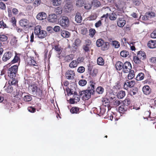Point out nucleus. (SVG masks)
<instances>
[{"instance_id": "6e6552de", "label": "nucleus", "mask_w": 156, "mask_h": 156, "mask_svg": "<svg viewBox=\"0 0 156 156\" xmlns=\"http://www.w3.org/2000/svg\"><path fill=\"white\" fill-rule=\"evenodd\" d=\"M75 76L74 72L72 70H68L66 72V77L68 80L73 79Z\"/></svg>"}, {"instance_id": "a211bd4d", "label": "nucleus", "mask_w": 156, "mask_h": 156, "mask_svg": "<svg viewBox=\"0 0 156 156\" xmlns=\"http://www.w3.org/2000/svg\"><path fill=\"white\" fill-rule=\"evenodd\" d=\"M149 48H153L156 47V41L151 40L149 41L147 44Z\"/></svg>"}, {"instance_id": "b1692460", "label": "nucleus", "mask_w": 156, "mask_h": 156, "mask_svg": "<svg viewBox=\"0 0 156 156\" xmlns=\"http://www.w3.org/2000/svg\"><path fill=\"white\" fill-rule=\"evenodd\" d=\"M91 44V42L90 40H88L87 43L83 46V48L85 52L90 51V46Z\"/></svg>"}, {"instance_id": "8fccbe9b", "label": "nucleus", "mask_w": 156, "mask_h": 156, "mask_svg": "<svg viewBox=\"0 0 156 156\" xmlns=\"http://www.w3.org/2000/svg\"><path fill=\"white\" fill-rule=\"evenodd\" d=\"M8 39L7 36L4 35H0V41H5Z\"/></svg>"}, {"instance_id": "5701e85b", "label": "nucleus", "mask_w": 156, "mask_h": 156, "mask_svg": "<svg viewBox=\"0 0 156 156\" xmlns=\"http://www.w3.org/2000/svg\"><path fill=\"white\" fill-rule=\"evenodd\" d=\"M125 20H123L122 18H119V20L117 22L118 26L120 27H123L125 25Z\"/></svg>"}, {"instance_id": "f8f14e48", "label": "nucleus", "mask_w": 156, "mask_h": 156, "mask_svg": "<svg viewBox=\"0 0 156 156\" xmlns=\"http://www.w3.org/2000/svg\"><path fill=\"white\" fill-rule=\"evenodd\" d=\"M47 14L44 12H42L39 13L37 16V19L40 20L45 19L47 17Z\"/></svg>"}, {"instance_id": "69168bd1", "label": "nucleus", "mask_w": 156, "mask_h": 156, "mask_svg": "<svg viewBox=\"0 0 156 156\" xmlns=\"http://www.w3.org/2000/svg\"><path fill=\"white\" fill-rule=\"evenodd\" d=\"M140 19H141L143 20H148L147 16L145 14V16H141L140 17Z\"/></svg>"}, {"instance_id": "e433bc0d", "label": "nucleus", "mask_w": 156, "mask_h": 156, "mask_svg": "<svg viewBox=\"0 0 156 156\" xmlns=\"http://www.w3.org/2000/svg\"><path fill=\"white\" fill-rule=\"evenodd\" d=\"M53 5L57 6L61 4V0H51Z\"/></svg>"}, {"instance_id": "3c124183", "label": "nucleus", "mask_w": 156, "mask_h": 156, "mask_svg": "<svg viewBox=\"0 0 156 156\" xmlns=\"http://www.w3.org/2000/svg\"><path fill=\"white\" fill-rule=\"evenodd\" d=\"M141 60L137 56H135L133 57L134 62L136 64H140V62Z\"/></svg>"}, {"instance_id": "f3484780", "label": "nucleus", "mask_w": 156, "mask_h": 156, "mask_svg": "<svg viewBox=\"0 0 156 156\" xmlns=\"http://www.w3.org/2000/svg\"><path fill=\"white\" fill-rule=\"evenodd\" d=\"M56 17L55 14H52L49 15L48 20L50 22L54 23L57 21Z\"/></svg>"}, {"instance_id": "603ef678", "label": "nucleus", "mask_w": 156, "mask_h": 156, "mask_svg": "<svg viewBox=\"0 0 156 156\" xmlns=\"http://www.w3.org/2000/svg\"><path fill=\"white\" fill-rule=\"evenodd\" d=\"M73 57V55L71 54L69 55H68L65 57V59L67 61L69 62L70 61L72 60Z\"/></svg>"}, {"instance_id": "bf43d9fd", "label": "nucleus", "mask_w": 156, "mask_h": 156, "mask_svg": "<svg viewBox=\"0 0 156 156\" xmlns=\"http://www.w3.org/2000/svg\"><path fill=\"white\" fill-rule=\"evenodd\" d=\"M19 59V57L16 55L14 57V59L11 62L12 63H15L17 62Z\"/></svg>"}, {"instance_id": "dca6fc26", "label": "nucleus", "mask_w": 156, "mask_h": 156, "mask_svg": "<svg viewBox=\"0 0 156 156\" xmlns=\"http://www.w3.org/2000/svg\"><path fill=\"white\" fill-rule=\"evenodd\" d=\"M137 56L142 60H144L146 57L145 52L142 51H140L138 52Z\"/></svg>"}, {"instance_id": "6e6d98bb", "label": "nucleus", "mask_w": 156, "mask_h": 156, "mask_svg": "<svg viewBox=\"0 0 156 156\" xmlns=\"http://www.w3.org/2000/svg\"><path fill=\"white\" fill-rule=\"evenodd\" d=\"M54 48L55 50L58 52V53H59L61 50V48L58 45H56L55 46L54 48Z\"/></svg>"}, {"instance_id": "a19ab883", "label": "nucleus", "mask_w": 156, "mask_h": 156, "mask_svg": "<svg viewBox=\"0 0 156 156\" xmlns=\"http://www.w3.org/2000/svg\"><path fill=\"white\" fill-rule=\"evenodd\" d=\"M97 62L98 64L101 66L103 65L104 63V60L101 57L98 58L97 59Z\"/></svg>"}, {"instance_id": "c9c22d12", "label": "nucleus", "mask_w": 156, "mask_h": 156, "mask_svg": "<svg viewBox=\"0 0 156 156\" xmlns=\"http://www.w3.org/2000/svg\"><path fill=\"white\" fill-rule=\"evenodd\" d=\"M134 73V71L132 70H131L129 72V73L128 76V78L129 80H131L135 76Z\"/></svg>"}, {"instance_id": "393cba45", "label": "nucleus", "mask_w": 156, "mask_h": 156, "mask_svg": "<svg viewBox=\"0 0 156 156\" xmlns=\"http://www.w3.org/2000/svg\"><path fill=\"white\" fill-rule=\"evenodd\" d=\"M4 88L5 91L9 93H11L13 90L12 87L9 84L5 85L4 87Z\"/></svg>"}, {"instance_id": "ea45409f", "label": "nucleus", "mask_w": 156, "mask_h": 156, "mask_svg": "<svg viewBox=\"0 0 156 156\" xmlns=\"http://www.w3.org/2000/svg\"><path fill=\"white\" fill-rule=\"evenodd\" d=\"M104 42V41L102 39H100L97 40L96 44L97 46L98 47H102Z\"/></svg>"}, {"instance_id": "4c0bfd02", "label": "nucleus", "mask_w": 156, "mask_h": 156, "mask_svg": "<svg viewBox=\"0 0 156 156\" xmlns=\"http://www.w3.org/2000/svg\"><path fill=\"white\" fill-rule=\"evenodd\" d=\"M83 100L85 101V104L87 105H89L91 103L92 100L91 98H82Z\"/></svg>"}, {"instance_id": "2f4dec72", "label": "nucleus", "mask_w": 156, "mask_h": 156, "mask_svg": "<svg viewBox=\"0 0 156 156\" xmlns=\"http://www.w3.org/2000/svg\"><path fill=\"white\" fill-rule=\"evenodd\" d=\"M146 15L147 16L148 20L155 16V13L152 12H148L146 13Z\"/></svg>"}, {"instance_id": "338daca9", "label": "nucleus", "mask_w": 156, "mask_h": 156, "mask_svg": "<svg viewBox=\"0 0 156 156\" xmlns=\"http://www.w3.org/2000/svg\"><path fill=\"white\" fill-rule=\"evenodd\" d=\"M60 29V27L58 26H55L53 28L54 30L56 32H58Z\"/></svg>"}, {"instance_id": "f257e3e1", "label": "nucleus", "mask_w": 156, "mask_h": 156, "mask_svg": "<svg viewBox=\"0 0 156 156\" xmlns=\"http://www.w3.org/2000/svg\"><path fill=\"white\" fill-rule=\"evenodd\" d=\"M90 84L88 86L87 89L83 90L79 92V96L80 98L90 97L91 95L94 94V83L92 81H90Z\"/></svg>"}, {"instance_id": "cd10ccee", "label": "nucleus", "mask_w": 156, "mask_h": 156, "mask_svg": "<svg viewBox=\"0 0 156 156\" xmlns=\"http://www.w3.org/2000/svg\"><path fill=\"white\" fill-rule=\"evenodd\" d=\"M61 36L64 38L69 37L70 35V33L66 31L63 30L61 33Z\"/></svg>"}, {"instance_id": "7c9ffc66", "label": "nucleus", "mask_w": 156, "mask_h": 156, "mask_svg": "<svg viewBox=\"0 0 156 156\" xmlns=\"http://www.w3.org/2000/svg\"><path fill=\"white\" fill-rule=\"evenodd\" d=\"M131 101L129 98H126L122 102V104L121 105L129 106L130 104Z\"/></svg>"}, {"instance_id": "79ce46f5", "label": "nucleus", "mask_w": 156, "mask_h": 156, "mask_svg": "<svg viewBox=\"0 0 156 156\" xmlns=\"http://www.w3.org/2000/svg\"><path fill=\"white\" fill-rule=\"evenodd\" d=\"M92 5L94 7H98L100 6V3L97 0H94L92 2Z\"/></svg>"}, {"instance_id": "20e7f679", "label": "nucleus", "mask_w": 156, "mask_h": 156, "mask_svg": "<svg viewBox=\"0 0 156 156\" xmlns=\"http://www.w3.org/2000/svg\"><path fill=\"white\" fill-rule=\"evenodd\" d=\"M113 98H102V105L105 107H107L108 111L111 109V106L112 105V101H113Z\"/></svg>"}, {"instance_id": "0e129e2a", "label": "nucleus", "mask_w": 156, "mask_h": 156, "mask_svg": "<svg viewBox=\"0 0 156 156\" xmlns=\"http://www.w3.org/2000/svg\"><path fill=\"white\" fill-rule=\"evenodd\" d=\"M151 37L152 38H156V30H154L153 33L151 34Z\"/></svg>"}, {"instance_id": "a18cd8bd", "label": "nucleus", "mask_w": 156, "mask_h": 156, "mask_svg": "<svg viewBox=\"0 0 156 156\" xmlns=\"http://www.w3.org/2000/svg\"><path fill=\"white\" fill-rule=\"evenodd\" d=\"M98 73V70L97 69H94L93 70H91L90 74L93 77L95 76Z\"/></svg>"}, {"instance_id": "a878e982", "label": "nucleus", "mask_w": 156, "mask_h": 156, "mask_svg": "<svg viewBox=\"0 0 156 156\" xmlns=\"http://www.w3.org/2000/svg\"><path fill=\"white\" fill-rule=\"evenodd\" d=\"M82 17L80 14L79 12H77L75 16V20L78 23H80L82 20Z\"/></svg>"}, {"instance_id": "aec40b11", "label": "nucleus", "mask_w": 156, "mask_h": 156, "mask_svg": "<svg viewBox=\"0 0 156 156\" xmlns=\"http://www.w3.org/2000/svg\"><path fill=\"white\" fill-rule=\"evenodd\" d=\"M97 114L99 116H101L103 115V114H105V108L99 107L98 108H97Z\"/></svg>"}, {"instance_id": "c03bdc74", "label": "nucleus", "mask_w": 156, "mask_h": 156, "mask_svg": "<svg viewBox=\"0 0 156 156\" xmlns=\"http://www.w3.org/2000/svg\"><path fill=\"white\" fill-rule=\"evenodd\" d=\"M104 88L101 87H98L96 90V92L99 94H101L104 91Z\"/></svg>"}, {"instance_id": "6ab92c4d", "label": "nucleus", "mask_w": 156, "mask_h": 156, "mask_svg": "<svg viewBox=\"0 0 156 156\" xmlns=\"http://www.w3.org/2000/svg\"><path fill=\"white\" fill-rule=\"evenodd\" d=\"M129 106L127 105H121L119 107V112L121 113H123L127 111V110L128 109Z\"/></svg>"}, {"instance_id": "39448f33", "label": "nucleus", "mask_w": 156, "mask_h": 156, "mask_svg": "<svg viewBox=\"0 0 156 156\" xmlns=\"http://www.w3.org/2000/svg\"><path fill=\"white\" fill-rule=\"evenodd\" d=\"M28 88L30 92L34 95H40L41 93V90L39 89H38L35 84L29 85Z\"/></svg>"}, {"instance_id": "680f3d73", "label": "nucleus", "mask_w": 156, "mask_h": 156, "mask_svg": "<svg viewBox=\"0 0 156 156\" xmlns=\"http://www.w3.org/2000/svg\"><path fill=\"white\" fill-rule=\"evenodd\" d=\"M125 95V93L124 91H121L119 93V97L118 98H124Z\"/></svg>"}, {"instance_id": "ddd939ff", "label": "nucleus", "mask_w": 156, "mask_h": 156, "mask_svg": "<svg viewBox=\"0 0 156 156\" xmlns=\"http://www.w3.org/2000/svg\"><path fill=\"white\" fill-rule=\"evenodd\" d=\"M27 60L28 62V64L29 65L35 66H37V64L34 60V58L33 57H30L27 58Z\"/></svg>"}, {"instance_id": "37998d69", "label": "nucleus", "mask_w": 156, "mask_h": 156, "mask_svg": "<svg viewBox=\"0 0 156 156\" xmlns=\"http://www.w3.org/2000/svg\"><path fill=\"white\" fill-rule=\"evenodd\" d=\"M84 4V0H78L76 1V5L78 7H82Z\"/></svg>"}, {"instance_id": "0eeeda50", "label": "nucleus", "mask_w": 156, "mask_h": 156, "mask_svg": "<svg viewBox=\"0 0 156 156\" xmlns=\"http://www.w3.org/2000/svg\"><path fill=\"white\" fill-rule=\"evenodd\" d=\"M132 68V66L131 63L128 62H126L123 63L122 71L123 73H125L129 72Z\"/></svg>"}, {"instance_id": "09e8293b", "label": "nucleus", "mask_w": 156, "mask_h": 156, "mask_svg": "<svg viewBox=\"0 0 156 156\" xmlns=\"http://www.w3.org/2000/svg\"><path fill=\"white\" fill-rule=\"evenodd\" d=\"M87 83V81L85 80H81L79 82V84L81 86H84Z\"/></svg>"}, {"instance_id": "bb28decb", "label": "nucleus", "mask_w": 156, "mask_h": 156, "mask_svg": "<svg viewBox=\"0 0 156 156\" xmlns=\"http://www.w3.org/2000/svg\"><path fill=\"white\" fill-rule=\"evenodd\" d=\"M70 111L72 114H77L79 112V108L77 107H73L71 108Z\"/></svg>"}, {"instance_id": "c756f323", "label": "nucleus", "mask_w": 156, "mask_h": 156, "mask_svg": "<svg viewBox=\"0 0 156 156\" xmlns=\"http://www.w3.org/2000/svg\"><path fill=\"white\" fill-rule=\"evenodd\" d=\"M54 11L57 15L61 14L62 12V8L60 7L55 8L54 9Z\"/></svg>"}, {"instance_id": "72a5a7b5", "label": "nucleus", "mask_w": 156, "mask_h": 156, "mask_svg": "<svg viewBox=\"0 0 156 156\" xmlns=\"http://www.w3.org/2000/svg\"><path fill=\"white\" fill-rule=\"evenodd\" d=\"M109 47V43L108 42H104L101 47V49L103 51L107 50Z\"/></svg>"}, {"instance_id": "13d9d810", "label": "nucleus", "mask_w": 156, "mask_h": 156, "mask_svg": "<svg viewBox=\"0 0 156 156\" xmlns=\"http://www.w3.org/2000/svg\"><path fill=\"white\" fill-rule=\"evenodd\" d=\"M84 71L85 68L83 66H80L77 69V72L80 73H83Z\"/></svg>"}, {"instance_id": "e2e57ef3", "label": "nucleus", "mask_w": 156, "mask_h": 156, "mask_svg": "<svg viewBox=\"0 0 156 156\" xmlns=\"http://www.w3.org/2000/svg\"><path fill=\"white\" fill-rule=\"evenodd\" d=\"M134 4L136 5H139L140 3V0H133Z\"/></svg>"}, {"instance_id": "4468645a", "label": "nucleus", "mask_w": 156, "mask_h": 156, "mask_svg": "<svg viewBox=\"0 0 156 156\" xmlns=\"http://www.w3.org/2000/svg\"><path fill=\"white\" fill-rule=\"evenodd\" d=\"M19 23L22 27H27L29 26V22L26 19H23L20 21Z\"/></svg>"}, {"instance_id": "052dcab7", "label": "nucleus", "mask_w": 156, "mask_h": 156, "mask_svg": "<svg viewBox=\"0 0 156 156\" xmlns=\"http://www.w3.org/2000/svg\"><path fill=\"white\" fill-rule=\"evenodd\" d=\"M91 5L89 3H86L85 4L84 8L85 9L89 10L91 9Z\"/></svg>"}, {"instance_id": "864d4df0", "label": "nucleus", "mask_w": 156, "mask_h": 156, "mask_svg": "<svg viewBox=\"0 0 156 156\" xmlns=\"http://www.w3.org/2000/svg\"><path fill=\"white\" fill-rule=\"evenodd\" d=\"M95 30L93 29H91L89 30V35L91 37H93L95 33Z\"/></svg>"}, {"instance_id": "774afa93", "label": "nucleus", "mask_w": 156, "mask_h": 156, "mask_svg": "<svg viewBox=\"0 0 156 156\" xmlns=\"http://www.w3.org/2000/svg\"><path fill=\"white\" fill-rule=\"evenodd\" d=\"M6 8L5 4L2 2H0V8L2 9H5Z\"/></svg>"}, {"instance_id": "c85d7f7f", "label": "nucleus", "mask_w": 156, "mask_h": 156, "mask_svg": "<svg viewBox=\"0 0 156 156\" xmlns=\"http://www.w3.org/2000/svg\"><path fill=\"white\" fill-rule=\"evenodd\" d=\"M17 80L15 78V77L13 78H10V79L8 82L9 84L12 85H15L17 83Z\"/></svg>"}, {"instance_id": "4be33fe9", "label": "nucleus", "mask_w": 156, "mask_h": 156, "mask_svg": "<svg viewBox=\"0 0 156 156\" xmlns=\"http://www.w3.org/2000/svg\"><path fill=\"white\" fill-rule=\"evenodd\" d=\"M142 90L144 93L146 95L149 94L151 92L150 87L148 86H144Z\"/></svg>"}, {"instance_id": "49530a36", "label": "nucleus", "mask_w": 156, "mask_h": 156, "mask_svg": "<svg viewBox=\"0 0 156 156\" xmlns=\"http://www.w3.org/2000/svg\"><path fill=\"white\" fill-rule=\"evenodd\" d=\"M112 44L115 48H118L119 47L120 45L119 43L117 41H113L112 43Z\"/></svg>"}, {"instance_id": "f704fd0d", "label": "nucleus", "mask_w": 156, "mask_h": 156, "mask_svg": "<svg viewBox=\"0 0 156 156\" xmlns=\"http://www.w3.org/2000/svg\"><path fill=\"white\" fill-rule=\"evenodd\" d=\"M144 78V74L142 73H139L137 75L136 79L137 80H142Z\"/></svg>"}, {"instance_id": "473e14b6", "label": "nucleus", "mask_w": 156, "mask_h": 156, "mask_svg": "<svg viewBox=\"0 0 156 156\" xmlns=\"http://www.w3.org/2000/svg\"><path fill=\"white\" fill-rule=\"evenodd\" d=\"M129 52L126 50H124L122 51L120 53V55L124 58H126L129 55Z\"/></svg>"}, {"instance_id": "7ed1b4c3", "label": "nucleus", "mask_w": 156, "mask_h": 156, "mask_svg": "<svg viewBox=\"0 0 156 156\" xmlns=\"http://www.w3.org/2000/svg\"><path fill=\"white\" fill-rule=\"evenodd\" d=\"M60 25L64 28L66 29L68 27L69 25V18L67 16H62L60 17Z\"/></svg>"}, {"instance_id": "de8ad7c7", "label": "nucleus", "mask_w": 156, "mask_h": 156, "mask_svg": "<svg viewBox=\"0 0 156 156\" xmlns=\"http://www.w3.org/2000/svg\"><path fill=\"white\" fill-rule=\"evenodd\" d=\"M81 41V40L79 38H77L75 39L74 42V45L76 46H79L80 45Z\"/></svg>"}, {"instance_id": "1a4fd4ad", "label": "nucleus", "mask_w": 156, "mask_h": 156, "mask_svg": "<svg viewBox=\"0 0 156 156\" xmlns=\"http://www.w3.org/2000/svg\"><path fill=\"white\" fill-rule=\"evenodd\" d=\"M81 58H78L77 61L73 60L69 64V66L71 68H74L77 66L78 64L80 62H82Z\"/></svg>"}, {"instance_id": "2eb2a0df", "label": "nucleus", "mask_w": 156, "mask_h": 156, "mask_svg": "<svg viewBox=\"0 0 156 156\" xmlns=\"http://www.w3.org/2000/svg\"><path fill=\"white\" fill-rule=\"evenodd\" d=\"M135 84V81L134 80L129 81V80H127L125 82L124 86V87L128 86L129 87L131 88L133 87Z\"/></svg>"}, {"instance_id": "4d7b16f0", "label": "nucleus", "mask_w": 156, "mask_h": 156, "mask_svg": "<svg viewBox=\"0 0 156 156\" xmlns=\"http://www.w3.org/2000/svg\"><path fill=\"white\" fill-rule=\"evenodd\" d=\"M27 110L29 112H30L31 113H34L35 112V108L32 107H29L27 108Z\"/></svg>"}, {"instance_id": "f03ea898", "label": "nucleus", "mask_w": 156, "mask_h": 156, "mask_svg": "<svg viewBox=\"0 0 156 156\" xmlns=\"http://www.w3.org/2000/svg\"><path fill=\"white\" fill-rule=\"evenodd\" d=\"M34 34L39 38H44L47 36V33L45 30H41V27L40 26H36L34 29Z\"/></svg>"}, {"instance_id": "412c9836", "label": "nucleus", "mask_w": 156, "mask_h": 156, "mask_svg": "<svg viewBox=\"0 0 156 156\" xmlns=\"http://www.w3.org/2000/svg\"><path fill=\"white\" fill-rule=\"evenodd\" d=\"M123 63L120 61H118L115 64L116 69L118 70H120L123 69Z\"/></svg>"}, {"instance_id": "58836bf2", "label": "nucleus", "mask_w": 156, "mask_h": 156, "mask_svg": "<svg viewBox=\"0 0 156 156\" xmlns=\"http://www.w3.org/2000/svg\"><path fill=\"white\" fill-rule=\"evenodd\" d=\"M80 99V98H77V99H75V98H70L69 99V103L71 104L76 103L77 102L79 101Z\"/></svg>"}, {"instance_id": "9d476101", "label": "nucleus", "mask_w": 156, "mask_h": 156, "mask_svg": "<svg viewBox=\"0 0 156 156\" xmlns=\"http://www.w3.org/2000/svg\"><path fill=\"white\" fill-rule=\"evenodd\" d=\"M13 56L12 52L8 51L4 54L2 57V60L5 62L9 60Z\"/></svg>"}, {"instance_id": "423d86ee", "label": "nucleus", "mask_w": 156, "mask_h": 156, "mask_svg": "<svg viewBox=\"0 0 156 156\" xmlns=\"http://www.w3.org/2000/svg\"><path fill=\"white\" fill-rule=\"evenodd\" d=\"M18 67L16 65H14L9 69L8 71V76L10 78L15 77L17 72Z\"/></svg>"}, {"instance_id": "9b49d317", "label": "nucleus", "mask_w": 156, "mask_h": 156, "mask_svg": "<svg viewBox=\"0 0 156 156\" xmlns=\"http://www.w3.org/2000/svg\"><path fill=\"white\" fill-rule=\"evenodd\" d=\"M109 16L110 19L111 20H115L116 19V15L115 13H112L109 14L107 13L106 15H104L102 16V18L105 17L107 18Z\"/></svg>"}, {"instance_id": "5fc2aeb1", "label": "nucleus", "mask_w": 156, "mask_h": 156, "mask_svg": "<svg viewBox=\"0 0 156 156\" xmlns=\"http://www.w3.org/2000/svg\"><path fill=\"white\" fill-rule=\"evenodd\" d=\"M112 104H113V105L115 106H117L120 105V101L117 100H114L112 101Z\"/></svg>"}]
</instances>
